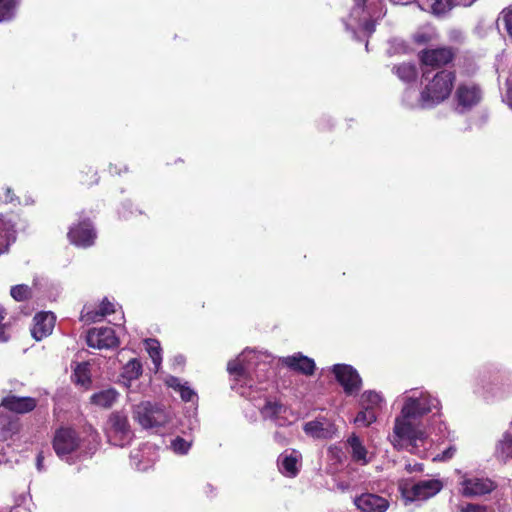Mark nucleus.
<instances>
[{"label": "nucleus", "instance_id": "1", "mask_svg": "<svg viewBox=\"0 0 512 512\" xmlns=\"http://www.w3.org/2000/svg\"><path fill=\"white\" fill-rule=\"evenodd\" d=\"M455 80V71L442 69L436 72L420 93V106L422 108H431L448 99Z\"/></svg>", "mask_w": 512, "mask_h": 512}, {"label": "nucleus", "instance_id": "2", "mask_svg": "<svg viewBox=\"0 0 512 512\" xmlns=\"http://www.w3.org/2000/svg\"><path fill=\"white\" fill-rule=\"evenodd\" d=\"M443 488V482L439 479L420 480L413 482L412 480H401L398 485L399 492L405 503L415 501H425L436 494Z\"/></svg>", "mask_w": 512, "mask_h": 512}, {"label": "nucleus", "instance_id": "3", "mask_svg": "<svg viewBox=\"0 0 512 512\" xmlns=\"http://www.w3.org/2000/svg\"><path fill=\"white\" fill-rule=\"evenodd\" d=\"M133 418L143 428L162 427L169 421L166 410L151 402H141L133 409Z\"/></svg>", "mask_w": 512, "mask_h": 512}, {"label": "nucleus", "instance_id": "4", "mask_svg": "<svg viewBox=\"0 0 512 512\" xmlns=\"http://www.w3.org/2000/svg\"><path fill=\"white\" fill-rule=\"evenodd\" d=\"M457 53L458 49L453 46H438L421 50L418 59L422 66L442 70L454 62Z\"/></svg>", "mask_w": 512, "mask_h": 512}, {"label": "nucleus", "instance_id": "5", "mask_svg": "<svg viewBox=\"0 0 512 512\" xmlns=\"http://www.w3.org/2000/svg\"><path fill=\"white\" fill-rule=\"evenodd\" d=\"M407 420L403 417L395 420L391 443L396 450H402L408 445L416 447L417 440L422 438L423 433Z\"/></svg>", "mask_w": 512, "mask_h": 512}, {"label": "nucleus", "instance_id": "6", "mask_svg": "<svg viewBox=\"0 0 512 512\" xmlns=\"http://www.w3.org/2000/svg\"><path fill=\"white\" fill-rule=\"evenodd\" d=\"M67 238L77 247L88 248L94 245L97 234L91 220L85 218L70 227Z\"/></svg>", "mask_w": 512, "mask_h": 512}, {"label": "nucleus", "instance_id": "7", "mask_svg": "<svg viewBox=\"0 0 512 512\" xmlns=\"http://www.w3.org/2000/svg\"><path fill=\"white\" fill-rule=\"evenodd\" d=\"M52 446L57 456L62 458L79 448L80 438L74 429L61 427L55 431Z\"/></svg>", "mask_w": 512, "mask_h": 512}, {"label": "nucleus", "instance_id": "8", "mask_svg": "<svg viewBox=\"0 0 512 512\" xmlns=\"http://www.w3.org/2000/svg\"><path fill=\"white\" fill-rule=\"evenodd\" d=\"M332 372L347 395H352L360 390L362 380L357 370L351 365L336 364L333 366Z\"/></svg>", "mask_w": 512, "mask_h": 512}, {"label": "nucleus", "instance_id": "9", "mask_svg": "<svg viewBox=\"0 0 512 512\" xmlns=\"http://www.w3.org/2000/svg\"><path fill=\"white\" fill-rule=\"evenodd\" d=\"M86 343L97 349H112L118 346L119 339L111 327L91 328L87 331Z\"/></svg>", "mask_w": 512, "mask_h": 512}, {"label": "nucleus", "instance_id": "10", "mask_svg": "<svg viewBox=\"0 0 512 512\" xmlns=\"http://www.w3.org/2000/svg\"><path fill=\"white\" fill-rule=\"evenodd\" d=\"M455 101L463 110H470L482 100L480 86L473 82L460 83L455 91Z\"/></svg>", "mask_w": 512, "mask_h": 512}, {"label": "nucleus", "instance_id": "11", "mask_svg": "<svg viewBox=\"0 0 512 512\" xmlns=\"http://www.w3.org/2000/svg\"><path fill=\"white\" fill-rule=\"evenodd\" d=\"M108 425L113 434L116 437H119L120 446H123L132 439L133 432L131 430L127 414L123 411L112 412L108 418Z\"/></svg>", "mask_w": 512, "mask_h": 512}, {"label": "nucleus", "instance_id": "12", "mask_svg": "<svg viewBox=\"0 0 512 512\" xmlns=\"http://www.w3.org/2000/svg\"><path fill=\"white\" fill-rule=\"evenodd\" d=\"M0 407L12 413L26 414L33 411L37 407V400L33 397L17 396L15 394L9 393L2 398Z\"/></svg>", "mask_w": 512, "mask_h": 512}, {"label": "nucleus", "instance_id": "13", "mask_svg": "<svg viewBox=\"0 0 512 512\" xmlns=\"http://www.w3.org/2000/svg\"><path fill=\"white\" fill-rule=\"evenodd\" d=\"M280 362L283 366L289 368L290 370L306 376L313 375L316 369L314 360L300 352L282 357Z\"/></svg>", "mask_w": 512, "mask_h": 512}, {"label": "nucleus", "instance_id": "14", "mask_svg": "<svg viewBox=\"0 0 512 512\" xmlns=\"http://www.w3.org/2000/svg\"><path fill=\"white\" fill-rule=\"evenodd\" d=\"M55 326V316L51 312H39L33 318V327L31 335L36 341L49 336Z\"/></svg>", "mask_w": 512, "mask_h": 512}, {"label": "nucleus", "instance_id": "15", "mask_svg": "<svg viewBox=\"0 0 512 512\" xmlns=\"http://www.w3.org/2000/svg\"><path fill=\"white\" fill-rule=\"evenodd\" d=\"M358 509L364 512H386L389 508V501L377 494L363 493L354 500Z\"/></svg>", "mask_w": 512, "mask_h": 512}, {"label": "nucleus", "instance_id": "16", "mask_svg": "<svg viewBox=\"0 0 512 512\" xmlns=\"http://www.w3.org/2000/svg\"><path fill=\"white\" fill-rule=\"evenodd\" d=\"M463 495L467 497L482 496L493 491L494 483L489 479L467 478L462 481Z\"/></svg>", "mask_w": 512, "mask_h": 512}, {"label": "nucleus", "instance_id": "17", "mask_svg": "<svg viewBox=\"0 0 512 512\" xmlns=\"http://www.w3.org/2000/svg\"><path fill=\"white\" fill-rule=\"evenodd\" d=\"M431 411L432 406L427 398H410L405 402L401 415L405 419H412L424 416Z\"/></svg>", "mask_w": 512, "mask_h": 512}, {"label": "nucleus", "instance_id": "18", "mask_svg": "<svg viewBox=\"0 0 512 512\" xmlns=\"http://www.w3.org/2000/svg\"><path fill=\"white\" fill-rule=\"evenodd\" d=\"M298 457L296 452L290 454L283 453L279 456L278 465L283 474L288 477L297 476L299 469L297 467Z\"/></svg>", "mask_w": 512, "mask_h": 512}, {"label": "nucleus", "instance_id": "19", "mask_svg": "<svg viewBox=\"0 0 512 512\" xmlns=\"http://www.w3.org/2000/svg\"><path fill=\"white\" fill-rule=\"evenodd\" d=\"M0 237L2 240L0 241V255L6 253L9 249V246L16 239V230L14 225L8 221L5 222L0 218Z\"/></svg>", "mask_w": 512, "mask_h": 512}, {"label": "nucleus", "instance_id": "20", "mask_svg": "<svg viewBox=\"0 0 512 512\" xmlns=\"http://www.w3.org/2000/svg\"><path fill=\"white\" fill-rule=\"evenodd\" d=\"M347 443L351 448V457H352L353 461L361 463L363 465L368 464V462H369V460L367 458L368 452H367V449L365 448V446L362 444L360 438L357 435L352 434L348 438Z\"/></svg>", "mask_w": 512, "mask_h": 512}, {"label": "nucleus", "instance_id": "21", "mask_svg": "<svg viewBox=\"0 0 512 512\" xmlns=\"http://www.w3.org/2000/svg\"><path fill=\"white\" fill-rule=\"evenodd\" d=\"M118 396L119 393L115 389L109 388L94 393L90 397V401L92 404L101 408H110L116 402Z\"/></svg>", "mask_w": 512, "mask_h": 512}, {"label": "nucleus", "instance_id": "22", "mask_svg": "<svg viewBox=\"0 0 512 512\" xmlns=\"http://www.w3.org/2000/svg\"><path fill=\"white\" fill-rule=\"evenodd\" d=\"M392 70L400 80L407 83L415 81L418 74L417 67L413 63L404 62L399 65H395Z\"/></svg>", "mask_w": 512, "mask_h": 512}, {"label": "nucleus", "instance_id": "23", "mask_svg": "<svg viewBox=\"0 0 512 512\" xmlns=\"http://www.w3.org/2000/svg\"><path fill=\"white\" fill-rule=\"evenodd\" d=\"M303 430L307 435L315 438H327L330 435V429L325 427L324 423L318 419L306 422Z\"/></svg>", "mask_w": 512, "mask_h": 512}, {"label": "nucleus", "instance_id": "24", "mask_svg": "<svg viewBox=\"0 0 512 512\" xmlns=\"http://www.w3.org/2000/svg\"><path fill=\"white\" fill-rule=\"evenodd\" d=\"M73 379L76 384L89 388L92 381L89 365L87 363L78 364L73 373Z\"/></svg>", "mask_w": 512, "mask_h": 512}, {"label": "nucleus", "instance_id": "25", "mask_svg": "<svg viewBox=\"0 0 512 512\" xmlns=\"http://www.w3.org/2000/svg\"><path fill=\"white\" fill-rule=\"evenodd\" d=\"M78 181L82 186L88 188L98 184L99 176L97 170L92 166H84L83 169L79 171Z\"/></svg>", "mask_w": 512, "mask_h": 512}, {"label": "nucleus", "instance_id": "26", "mask_svg": "<svg viewBox=\"0 0 512 512\" xmlns=\"http://www.w3.org/2000/svg\"><path fill=\"white\" fill-rule=\"evenodd\" d=\"M383 399L381 395L375 391H365L360 398V406L376 411L381 406Z\"/></svg>", "mask_w": 512, "mask_h": 512}, {"label": "nucleus", "instance_id": "27", "mask_svg": "<svg viewBox=\"0 0 512 512\" xmlns=\"http://www.w3.org/2000/svg\"><path fill=\"white\" fill-rule=\"evenodd\" d=\"M497 455L507 461L512 458V434L505 433L497 445Z\"/></svg>", "mask_w": 512, "mask_h": 512}, {"label": "nucleus", "instance_id": "28", "mask_svg": "<svg viewBox=\"0 0 512 512\" xmlns=\"http://www.w3.org/2000/svg\"><path fill=\"white\" fill-rule=\"evenodd\" d=\"M10 295L15 301L22 302L31 299L33 292L28 285L18 284L11 287Z\"/></svg>", "mask_w": 512, "mask_h": 512}, {"label": "nucleus", "instance_id": "29", "mask_svg": "<svg viewBox=\"0 0 512 512\" xmlns=\"http://www.w3.org/2000/svg\"><path fill=\"white\" fill-rule=\"evenodd\" d=\"M145 342L146 349L155 364V367L158 368L162 361L160 343L156 339H147Z\"/></svg>", "mask_w": 512, "mask_h": 512}, {"label": "nucleus", "instance_id": "30", "mask_svg": "<svg viewBox=\"0 0 512 512\" xmlns=\"http://www.w3.org/2000/svg\"><path fill=\"white\" fill-rule=\"evenodd\" d=\"M376 419H377L376 411L370 410L368 408H362V410H360L357 413V415L354 419V422L357 425H360L363 427H368L369 425L374 423L376 421Z\"/></svg>", "mask_w": 512, "mask_h": 512}, {"label": "nucleus", "instance_id": "31", "mask_svg": "<svg viewBox=\"0 0 512 512\" xmlns=\"http://www.w3.org/2000/svg\"><path fill=\"white\" fill-rule=\"evenodd\" d=\"M458 5L457 0H434L431 8L435 15H443Z\"/></svg>", "mask_w": 512, "mask_h": 512}, {"label": "nucleus", "instance_id": "32", "mask_svg": "<svg viewBox=\"0 0 512 512\" xmlns=\"http://www.w3.org/2000/svg\"><path fill=\"white\" fill-rule=\"evenodd\" d=\"M142 374V364L138 359L130 360L124 367V375L132 380L137 379Z\"/></svg>", "mask_w": 512, "mask_h": 512}, {"label": "nucleus", "instance_id": "33", "mask_svg": "<svg viewBox=\"0 0 512 512\" xmlns=\"http://www.w3.org/2000/svg\"><path fill=\"white\" fill-rule=\"evenodd\" d=\"M227 371L237 380L243 378L246 375V368L244 364L238 359H234L228 362Z\"/></svg>", "mask_w": 512, "mask_h": 512}, {"label": "nucleus", "instance_id": "34", "mask_svg": "<svg viewBox=\"0 0 512 512\" xmlns=\"http://www.w3.org/2000/svg\"><path fill=\"white\" fill-rule=\"evenodd\" d=\"M104 316L100 315L99 309L87 310V307H84V310L81 314V319L87 323H93L101 320Z\"/></svg>", "mask_w": 512, "mask_h": 512}, {"label": "nucleus", "instance_id": "35", "mask_svg": "<svg viewBox=\"0 0 512 512\" xmlns=\"http://www.w3.org/2000/svg\"><path fill=\"white\" fill-rule=\"evenodd\" d=\"M172 386L179 391L181 399L185 402L192 401L193 397L196 395L195 392L186 385L178 383L177 386Z\"/></svg>", "mask_w": 512, "mask_h": 512}, {"label": "nucleus", "instance_id": "36", "mask_svg": "<svg viewBox=\"0 0 512 512\" xmlns=\"http://www.w3.org/2000/svg\"><path fill=\"white\" fill-rule=\"evenodd\" d=\"M172 448L175 452L185 454L190 448V444L182 437H176L172 441Z\"/></svg>", "mask_w": 512, "mask_h": 512}, {"label": "nucleus", "instance_id": "37", "mask_svg": "<svg viewBox=\"0 0 512 512\" xmlns=\"http://www.w3.org/2000/svg\"><path fill=\"white\" fill-rule=\"evenodd\" d=\"M264 411H267L271 416L277 417L283 411V405L278 401H266Z\"/></svg>", "mask_w": 512, "mask_h": 512}, {"label": "nucleus", "instance_id": "38", "mask_svg": "<svg viewBox=\"0 0 512 512\" xmlns=\"http://www.w3.org/2000/svg\"><path fill=\"white\" fill-rule=\"evenodd\" d=\"M14 6L15 0H0V21L10 15V12Z\"/></svg>", "mask_w": 512, "mask_h": 512}, {"label": "nucleus", "instance_id": "39", "mask_svg": "<svg viewBox=\"0 0 512 512\" xmlns=\"http://www.w3.org/2000/svg\"><path fill=\"white\" fill-rule=\"evenodd\" d=\"M412 40L417 45H425L432 40V36L425 32H417L412 36Z\"/></svg>", "mask_w": 512, "mask_h": 512}, {"label": "nucleus", "instance_id": "40", "mask_svg": "<svg viewBox=\"0 0 512 512\" xmlns=\"http://www.w3.org/2000/svg\"><path fill=\"white\" fill-rule=\"evenodd\" d=\"M502 20L509 36L512 38V10H504L502 12Z\"/></svg>", "mask_w": 512, "mask_h": 512}, {"label": "nucleus", "instance_id": "41", "mask_svg": "<svg viewBox=\"0 0 512 512\" xmlns=\"http://www.w3.org/2000/svg\"><path fill=\"white\" fill-rule=\"evenodd\" d=\"M100 315L104 317L114 313V305L107 298H104L99 305Z\"/></svg>", "mask_w": 512, "mask_h": 512}, {"label": "nucleus", "instance_id": "42", "mask_svg": "<svg viewBox=\"0 0 512 512\" xmlns=\"http://www.w3.org/2000/svg\"><path fill=\"white\" fill-rule=\"evenodd\" d=\"M461 512H485L486 507L479 505V504H473V503H467L460 508Z\"/></svg>", "mask_w": 512, "mask_h": 512}, {"label": "nucleus", "instance_id": "43", "mask_svg": "<svg viewBox=\"0 0 512 512\" xmlns=\"http://www.w3.org/2000/svg\"><path fill=\"white\" fill-rule=\"evenodd\" d=\"M6 311L3 307L0 306V340L5 339V324L3 323L6 317Z\"/></svg>", "mask_w": 512, "mask_h": 512}, {"label": "nucleus", "instance_id": "44", "mask_svg": "<svg viewBox=\"0 0 512 512\" xmlns=\"http://www.w3.org/2000/svg\"><path fill=\"white\" fill-rule=\"evenodd\" d=\"M405 470L408 472V473H413V472H422L424 470V465L422 463H415V464H407L405 466Z\"/></svg>", "mask_w": 512, "mask_h": 512}, {"label": "nucleus", "instance_id": "45", "mask_svg": "<svg viewBox=\"0 0 512 512\" xmlns=\"http://www.w3.org/2000/svg\"><path fill=\"white\" fill-rule=\"evenodd\" d=\"M15 200H18V198L15 196L11 188L5 189V201L9 203H13Z\"/></svg>", "mask_w": 512, "mask_h": 512}, {"label": "nucleus", "instance_id": "46", "mask_svg": "<svg viewBox=\"0 0 512 512\" xmlns=\"http://www.w3.org/2000/svg\"><path fill=\"white\" fill-rule=\"evenodd\" d=\"M36 467H37L38 471H42V470H43V467H44V455H43V451H40V452L37 454V457H36Z\"/></svg>", "mask_w": 512, "mask_h": 512}, {"label": "nucleus", "instance_id": "47", "mask_svg": "<svg viewBox=\"0 0 512 512\" xmlns=\"http://www.w3.org/2000/svg\"><path fill=\"white\" fill-rule=\"evenodd\" d=\"M364 29L369 34H372L375 31V23H374V21H371V20L370 21H366L365 24H364Z\"/></svg>", "mask_w": 512, "mask_h": 512}, {"label": "nucleus", "instance_id": "48", "mask_svg": "<svg viewBox=\"0 0 512 512\" xmlns=\"http://www.w3.org/2000/svg\"><path fill=\"white\" fill-rule=\"evenodd\" d=\"M355 5L359 8H363L367 2V0H354Z\"/></svg>", "mask_w": 512, "mask_h": 512}]
</instances>
